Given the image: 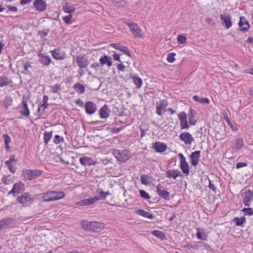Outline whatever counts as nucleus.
I'll list each match as a JSON object with an SVG mask.
<instances>
[{
  "instance_id": "7",
  "label": "nucleus",
  "mask_w": 253,
  "mask_h": 253,
  "mask_svg": "<svg viewBox=\"0 0 253 253\" xmlns=\"http://www.w3.org/2000/svg\"><path fill=\"white\" fill-rule=\"evenodd\" d=\"M178 156L179 159V167L180 169L186 176H188L190 173L189 165L183 154L179 153Z\"/></svg>"
},
{
  "instance_id": "12",
  "label": "nucleus",
  "mask_w": 253,
  "mask_h": 253,
  "mask_svg": "<svg viewBox=\"0 0 253 253\" xmlns=\"http://www.w3.org/2000/svg\"><path fill=\"white\" fill-rule=\"evenodd\" d=\"M114 155L118 160L121 162H125L129 158L127 152L126 150H115Z\"/></svg>"
},
{
  "instance_id": "59",
  "label": "nucleus",
  "mask_w": 253,
  "mask_h": 253,
  "mask_svg": "<svg viewBox=\"0 0 253 253\" xmlns=\"http://www.w3.org/2000/svg\"><path fill=\"white\" fill-rule=\"evenodd\" d=\"M126 67L122 63L118 64L117 65V69L119 71L124 72L125 70Z\"/></svg>"
},
{
  "instance_id": "52",
  "label": "nucleus",
  "mask_w": 253,
  "mask_h": 253,
  "mask_svg": "<svg viewBox=\"0 0 253 253\" xmlns=\"http://www.w3.org/2000/svg\"><path fill=\"white\" fill-rule=\"evenodd\" d=\"M73 16L71 14L67 15H65L62 17L63 20L64 22L67 24H71V20Z\"/></svg>"
},
{
  "instance_id": "20",
  "label": "nucleus",
  "mask_w": 253,
  "mask_h": 253,
  "mask_svg": "<svg viewBox=\"0 0 253 253\" xmlns=\"http://www.w3.org/2000/svg\"><path fill=\"white\" fill-rule=\"evenodd\" d=\"M168 103L166 100H160L159 101L156 102V113L159 116H162L163 114V111L168 106Z\"/></svg>"
},
{
  "instance_id": "15",
  "label": "nucleus",
  "mask_w": 253,
  "mask_h": 253,
  "mask_svg": "<svg viewBox=\"0 0 253 253\" xmlns=\"http://www.w3.org/2000/svg\"><path fill=\"white\" fill-rule=\"evenodd\" d=\"M179 138L187 145H191L194 141V138L192 135L187 131L181 133L179 135Z\"/></svg>"
},
{
  "instance_id": "38",
  "label": "nucleus",
  "mask_w": 253,
  "mask_h": 253,
  "mask_svg": "<svg viewBox=\"0 0 253 253\" xmlns=\"http://www.w3.org/2000/svg\"><path fill=\"white\" fill-rule=\"evenodd\" d=\"M49 106L48 103H43L42 104L39 106L38 109V113L39 116L42 115L44 112L45 109L47 108Z\"/></svg>"
},
{
  "instance_id": "44",
  "label": "nucleus",
  "mask_w": 253,
  "mask_h": 253,
  "mask_svg": "<svg viewBox=\"0 0 253 253\" xmlns=\"http://www.w3.org/2000/svg\"><path fill=\"white\" fill-rule=\"evenodd\" d=\"M63 10L66 13L71 14L75 11V8L73 6L66 4L64 6Z\"/></svg>"
},
{
  "instance_id": "37",
  "label": "nucleus",
  "mask_w": 253,
  "mask_h": 253,
  "mask_svg": "<svg viewBox=\"0 0 253 253\" xmlns=\"http://www.w3.org/2000/svg\"><path fill=\"white\" fill-rule=\"evenodd\" d=\"M133 83L136 86L137 88H140L142 85V80L140 77L133 76L132 77Z\"/></svg>"
},
{
  "instance_id": "63",
  "label": "nucleus",
  "mask_w": 253,
  "mask_h": 253,
  "mask_svg": "<svg viewBox=\"0 0 253 253\" xmlns=\"http://www.w3.org/2000/svg\"><path fill=\"white\" fill-rule=\"evenodd\" d=\"M32 0H20V3L22 5H25L28 3H29Z\"/></svg>"
},
{
  "instance_id": "51",
  "label": "nucleus",
  "mask_w": 253,
  "mask_h": 253,
  "mask_svg": "<svg viewBox=\"0 0 253 253\" xmlns=\"http://www.w3.org/2000/svg\"><path fill=\"white\" fill-rule=\"evenodd\" d=\"M245 215H253V209L249 208H244L241 210Z\"/></svg>"
},
{
  "instance_id": "25",
  "label": "nucleus",
  "mask_w": 253,
  "mask_h": 253,
  "mask_svg": "<svg viewBox=\"0 0 253 253\" xmlns=\"http://www.w3.org/2000/svg\"><path fill=\"white\" fill-rule=\"evenodd\" d=\"M38 57L40 62L44 66H48L50 64L51 59L49 56L40 53L38 54Z\"/></svg>"
},
{
  "instance_id": "17",
  "label": "nucleus",
  "mask_w": 253,
  "mask_h": 253,
  "mask_svg": "<svg viewBox=\"0 0 253 253\" xmlns=\"http://www.w3.org/2000/svg\"><path fill=\"white\" fill-rule=\"evenodd\" d=\"M52 56L56 60H62L66 58V53L60 48H55L50 51Z\"/></svg>"
},
{
  "instance_id": "10",
  "label": "nucleus",
  "mask_w": 253,
  "mask_h": 253,
  "mask_svg": "<svg viewBox=\"0 0 253 253\" xmlns=\"http://www.w3.org/2000/svg\"><path fill=\"white\" fill-rule=\"evenodd\" d=\"M220 18L222 25L226 29H228L232 26L231 16L227 13L220 15Z\"/></svg>"
},
{
  "instance_id": "34",
  "label": "nucleus",
  "mask_w": 253,
  "mask_h": 253,
  "mask_svg": "<svg viewBox=\"0 0 253 253\" xmlns=\"http://www.w3.org/2000/svg\"><path fill=\"white\" fill-rule=\"evenodd\" d=\"M135 213L138 215H141L149 219H151L153 217L152 214L142 209H139L135 211Z\"/></svg>"
},
{
  "instance_id": "54",
  "label": "nucleus",
  "mask_w": 253,
  "mask_h": 253,
  "mask_svg": "<svg viewBox=\"0 0 253 253\" xmlns=\"http://www.w3.org/2000/svg\"><path fill=\"white\" fill-rule=\"evenodd\" d=\"M110 46L115 49L120 50L122 45L120 43H113L110 44Z\"/></svg>"
},
{
  "instance_id": "4",
  "label": "nucleus",
  "mask_w": 253,
  "mask_h": 253,
  "mask_svg": "<svg viewBox=\"0 0 253 253\" xmlns=\"http://www.w3.org/2000/svg\"><path fill=\"white\" fill-rule=\"evenodd\" d=\"M63 191H48L41 194L42 201L44 202H50L63 199L65 197Z\"/></svg>"
},
{
  "instance_id": "41",
  "label": "nucleus",
  "mask_w": 253,
  "mask_h": 253,
  "mask_svg": "<svg viewBox=\"0 0 253 253\" xmlns=\"http://www.w3.org/2000/svg\"><path fill=\"white\" fill-rule=\"evenodd\" d=\"M244 146L243 140L241 138L238 139L234 145V148L236 150L241 149Z\"/></svg>"
},
{
  "instance_id": "40",
  "label": "nucleus",
  "mask_w": 253,
  "mask_h": 253,
  "mask_svg": "<svg viewBox=\"0 0 253 253\" xmlns=\"http://www.w3.org/2000/svg\"><path fill=\"white\" fill-rule=\"evenodd\" d=\"M22 67L23 68V70L22 71V73L25 75L29 74L30 73L29 68L31 67L30 64L27 61L23 62L22 63Z\"/></svg>"
},
{
  "instance_id": "31",
  "label": "nucleus",
  "mask_w": 253,
  "mask_h": 253,
  "mask_svg": "<svg viewBox=\"0 0 253 253\" xmlns=\"http://www.w3.org/2000/svg\"><path fill=\"white\" fill-rule=\"evenodd\" d=\"M73 88L75 91L79 94H83L85 92L84 86L80 83H76L74 85Z\"/></svg>"
},
{
  "instance_id": "46",
  "label": "nucleus",
  "mask_w": 253,
  "mask_h": 253,
  "mask_svg": "<svg viewBox=\"0 0 253 253\" xmlns=\"http://www.w3.org/2000/svg\"><path fill=\"white\" fill-rule=\"evenodd\" d=\"M234 221H236V225L238 226H241L243 225L244 222H245L246 220L245 218H238L235 217L234 219Z\"/></svg>"
},
{
  "instance_id": "8",
  "label": "nucleus",
  "mask_w": 253,
  "mask_h": 253,
  "mask_svg": "<svg viewBox=\"0 0 253 253\" xmlns=\"http://www.w3.org/2000/svg\"><path fill=\"white\" fill-rule=\"evenodd\" d=\"M243 203L245 206H249L253 199V190L245 189L241 193Z\"/></svg>"
},
{
  "instance_id": "22",
  "label": "nucleus",
  "mask_w": 253,
  "mask_h": 253,
  "mask_svg": "<svg viewBox=\"0 0 253 253\" xmlns=\"http://www.w3.org/2000/svg\"><path fill=\"white\" fill-rule=\"evenodd\" d=\"M20 108V114L24 117H28L30 116V111L28 106L27 102L26 100H23L19 106Z\"/></svg>"
},
{
  "instance_id": "2",
  "label": "nucleus",
  "mask_w": 253,
  "mask_h": 253,
  "mask_svg": "<svg viewBox=\"0 0 253 253\" xmlns=\"http://www.w3.org/2000/svg\"><path fill=\"white\" fill-rule=\"evenodd\" d=\"M81 224L84 230L93 233L100 232L105 229V224L101 222L83 220L81 221Z\"/></svg>"
},
{
  "instance_id": "29",
  "label": "nucleus",
  "mask_w": 253,
  "mask_h": 253,
  "mask_svg": "<svg viewBox=\"0 0 253 253\" xmlns=\"http://www.w3.org/2000/svg\"><path fill=\"white\" fill-rule=\"evenodd\" d=\"M99 62L102 65L106 64L108 67L112 65V59L107 55L102 56L99 59Z\"/></svg>"
},
{
  "instance_id": "6",
  "label": "nucleus",
  "mask_w": 253,
  "mask_h": 253,
  "mask_svg": "<svg viewBox=\"0 0 253 253\" xmlns=\"http://www.w3.org/2000/svg\"><path fill=\"white\" fill-rule=\"evenodd\" d=\"M42 171L38 169H24L23 174L24 178L27 180H31L39 177L42 175Z\"/></svg>"
},
{
  "instance_id": "48",
  "label": "nucleus",
  "mask_w": 253,
  "mask_h": 253,
  "mask_svg": "<svg viewBox=\"0 0 253 253\" xmlns=\"http://www.w3.org/2000/svg\"><path fill=\"white\" fill-rule=\"evenodd\" d=\"M140 196L145 200H149L150 199V196L149 194L143 190H140L139 191Z\"/></svg>"
},
{
  "instance_id": "19",
  "label": "nucleus",
  "mask_w": 253,
  "mask_h": 253,
  "mask_svg": "<svg viewBox=\"0 0 253 253\" xmlns=\"http://www.w3.org/2000/svg\"><path fill=\"white\" fill-rule=\"evenodd\" d=\"M201 155V151L199 150L195 151L192 152L190 155V163L192 166H197L200 161V158Z\"/></svg>"
},
{
  "instance_id": "64",
  "label": "nucleus",
  "mask_w": 253,
  "mask_h": 253,
  "mask_svg": "<svg viewBox=\"0 0 253 253\" xmlns=\"http://www.w3.org/2000/svg\"><path fill=\"white\" fill-rule=\"evenodd\" d=\"M113 57H114V59L116 61H120V55L118 54H114L113 55Z\"/></svg>"
},
{
  "instance_id": "24",
  "label": "nucleus",
  "mask_w": 253,
  "mask_h": 253,
  "mask_svg": "<svg viewBox=\"0 0 253 253\" xmlns=\"http://www.w3.org/2000/svg\"><path fill=\"white\" fill-rule=\"evenodd\" d=\"M80 163L83 166H92L96 164V162L87 156H83L79 159Z\"/></svg>"
},
{
  "instance_id": "32",
  "label": "nucleus",
  "mask_w": 253,
  "mask_h": 253,
  "mask_svg": "<svg viewBox=\"0 0 253 253\" xmlns=\"http://www.w3.org/2000/svg\"><path fill=\"white\" fill-rule=\"evenodd\" d=\"M11 224V219L6 218L0 220V231L7 228Z\"/></svg>"
},
{
  "instance_id": "27",
  "label": "nucleus",
  "mask_w": 253,
  "mask_h": 253,
  "mask_svg": "<svg viewBox=\"0 0 253 253\" xmlns=\"http://www.w3.org/2000/svg\"><path fill=\"white\" fill-rule=\"evenodd\" d=\"M166 176L168 178L176 179L178 176H182L181 172L177 169H169L166 171Z\"/></svg>"
},
{
  "instance_id": "39",
  "label": "nucleus",
  "mask_w": 253,
  "mask_h": 253,
  "mask_svg": "<svg viewBox=\"0 0 253 253\" xmlns=\"http://www.w3.org/2000/svg\"><path fill=\"white\" fill-rule=\"evenodd\" d=\"M52 136V131L50 132L45 131L43 136V141L44 143L47 145L51 140Z\"/></svg>"
},
{
  "instance_id": "45",
  "label": "nucleus",
  "mask_w": 253,
  "mask_h": 253,
  "mask_svg": "<svg viewBox=\"0 0 253 253\" xmlns=\"http://www.w3.org/2000/svg\"><path fill=\"white\" fill-rule=\"evenodd\" d=\"M186 37L182 35H179L177 38V42L179 44H185L186 42Z\"/></svg>"
},
{
  "instance_id": "36",
  "label": "nucleus",
  "mask_w": 253,
  "mask_h": 253,
  "mask_svg": "<svg viewBox=\"0 0 253 253\" xmlns=\"http://www.w3.org/2000/svg\"><path fill=\"white\" fill-rule=\"evenodd\" d=\"M12 103L13 99L9 96H6L3 101V106L6 109H7L9 107L12 106Z\"/></svg>"
},
{
  "instance_id": "18",
  "label": "nucleus",
  "mask_w": 253,
  "mask_h": 253,
  "mask_svg": "<svg viewBox=\"0 0 253 253\" xmlns=\"http://www.w3.org/2000/svg\"><path fill=\"white\" fill-rule=\"evenodd\" d=\"M163 189V185L161 184H159L156 187V191L160 197L166 200H169L170 193Z\"/></svg>"
},
{
  "instance_id": "14",
  "label": "nucleus",
  "mask_w": 253,
  "mask_h": 253,
  "mask_svg": "<svg viewBox=\"0 0 253 253\" xmlns=\"http://www.w3.org/2000/svg\"><path fill=\"white\" fill-rule=\"evenodd\" d=\"M33 6L36 11L43 12L47 8V4L43 0H35L33 2Z\"/></svg>"
},
{
  "instance_id": "11",
  "label": "nucleus",
  "mask_w": 253,
  "mask_h": 253,
  "mask_svg": "<svg viewBox=\"0 0 253 253\" xmlns=\"http://www.w3.org/2000/svg\"><path fill=\"white\" fill-rule=\"evenodd\" d=\"M25 190V185L21 181L15 183L13 186L12 189L8 193V195H13V196H15L16 194H19L22 191Z\"/></svg>"
},
{
  "instance_id": "56",
  "label": "nucleus",
  "mask_w": 253,
  "mask_h": 253,
  "mask_svg": "<svg viewBox=\"0 0 253 253\" xmlns=\"http://www.w3.org/2000/svg\"><path fill=\"white\" fill-rule=\"evenodd\" d=\"M2 182L5 184H9L10 183V182H11V180H10V179L9 178V177L8 176H4L2 178Z\"/></svg>"
},
{
  "instance_id": "62",
  "label": "nucleus",
  "mask_w": 253,
  "mask_h": 253,
  "mask_svg": "<svg viewBox=\"0 0 253 253\" xmlns=\"http://www.w3.org/2000/svg\"><path fill=\"white\" fill-rule=\"evenodd\" d=\"M39 35L41 36V38H43L47 36V33L45 31H42L39 32Z\"/></svg>"
},
{
  "instance_id": "21",
  "label": "nucleus",
  "mask_w": 253,
  "mask_h": 253,
  "mask_svg": "<svg viewBox=\"0 0 253 253\" xmlns=\"http://www.w3.org/2000/svg\"><path fill=\"white\" fill-rule=\"evenodd\" d=\"M167 148L166 143L160 141L156 142L152 145V148L157 153H163L166 151Z\"/></svg>"
},
{
  "instance_id": "49",
  "label": "nucleus",
  "mask_w": 253,
  "mask_h": 253,
  "mask_svg": "<svg viewBox=\"0 0 253 253\" xmlns=\"http://www.w3.org/2000/svg\"><path fill=\"white\" fill-rule=\"evenodd\" d=\"M51 91L52 93H56L61 90V85L59 84H55L54 85L50 86Z\"/></svg>"
},
{
  "instance_id": "26",
  "label": "nucleus",
  "mask_w": 253,
  "mask_h": 253,
  "mask_svg": "<svg viewBox=\"0 0 253 253\" xmlns=\"http://www.w3.org/2000/svg\"><path fill=\"white\" fill-rule=\"evenodd\" d=\"M14 163L16 164V160L14 155H11L9 160L6 161L5 162V164L8 167V169L9 171L12 173H14L16 169V167L13 165Z\"/></svg>"
},
{
  "instance_id": "1",
  "label": "nucleus",
  "mask_w": 253,
  "mask_h": 253,
  "mask_svg": "<svg viewBox=\"0 0 253 253\" xmlns=\"http://www.w3.org/2000/svg\"><path fill=\"white\" fill-rule=\"evenodd\" d=\"M196 111L193 109H190L188 115L185 112H181L178 115V119L180 122L181 129H188L189 125L195 126L197 123L195 119Z\"/></svg>"
},
{
  "instance_id": "60",
  "label": "nucleus",
  "mask_w": 253,
  "mask_h": 253,
  "mask_svg": "<svg viewBox=\"0 0 253 253\" xmlns=\"http://www.w3.org/2000/svg\"><path fill=\"white\" fill-rule=\"evenodd\" d=\"M200 103L201 104H209L210 100L207 98H202L200 99Z\"/></svg>"
},
{
  "instance_id": "9",
  "label": "nucleus",
  "mask_w": 253,
  "mask_h": 253,
  "mask_svg": "<svg viewBox=\"0 0 253 253\" xmlns=\"http://www.w3.org/2000/svg\"><path fill=\"white\" fill-rule=\"evenodd\" d=\"M18 202L22 204L24 207H28L31 205L34 201L33 198L29 193H25L22 196L17 198Z\"/></svg>"
},
{
  "instance_id": "47",
  "label": "nucleus",
  "mask_w": 253,
  "mask_h": 253,
  "mask_svg": "<svg viewBox=\"0 0 253 253\" xmlns=\"http://www.w3.org/2000/svg\"><path fill=\"white\" fill-rule=\"evenodd\" d=\"M64 141V138L59 135H55L54 136V139L53 140V142L55 144H59L61 142Z\"/></svg>"
},
{
  "instance_id": "16",
  "label": "nucleus",
  "mask_w": 253,
  "mask_h": 253,
  "mask_svg": "<svg viewBox=\"0 0 253 253\" xmlns=\"http://www.w3.org/2000/svg\"><path fill=\"white\" fill-rule=\"evenodd\" d=\"M238 25L240 28V31L243 32H248L250 28V25L244 16H241L238 23Z\"/></svg>"
},
{
  "instance_id": "3",
  "label": "nucleus",
  "mask_w": 253,
  "mask_h": 253,
  "mask_svg": "<svg viewBox=\"0 0 253 253\" xmlns=\"http://www.w3.org/2000/svg\"><path fill=\"white\" fill-rule=\"evenodd\" d=\"M98 193L100 196H95L93 197L84 199L80 201L77 202L75 204L78 207L89 206L94 204L101 199H105L106 197L110 195V193L109 192H105L102 190H101Z\"/></svg>"
},
{
  "instance_id": "30",
  "label": "nucleus",
  "mask_w": 253,
  "mask_h": 253,
  "mask_svg": "<svg viewBox=\"0 0 253 253\" xmlns=\"http://www.w3.org/2000/svg\"><path fill=\"white\" fill-rule=\"evenodd\" d=\"M12 83V81L8 77L2 76L0 77V87H2Z\"/></svg>"
},
{
  "instance_id": "35",
  "label": "nucleus",
  "mask_w": 253,
  "mask_h": 253,
  "mask_svg": "<svg viewBox=\"0 0 253 253\" xmlns=\"http://www.w3.org/2000/svg\"><path fill=\"white\" fill-rule=\"evenodd\" d=\"M152 234L157 237V238L160 239L162 240H164L167 239L166 235L165 233L163 231L159 230H154L152 231Z\"/></svg>"
},
{
  "instance_id": "50",
  "label": "nucleus",
  "mask_w": 253,
  "mask_h": 253,
  "mask_svg": "<svg viewBox=\"0 0 253 253\" xmlns=\"http://www.w3.org/2000/svg\"><path fill=\"white\" fill-rule=\"evenodd\" d=\"M120 50L128 56L131 57V53L127 47L122 45Z\"/></svg>"
},
{
  "instance_id": "43",
  "label": "nucleus",
  "mask_w": 253,
  "mask_h": 253,
  "mask_svg": "<svg viewBox=\"0 0 253 253\" xmlns=\"http://www.w3.org/2000/svg\"><path fill=\"white\" fill-rule=\"evenodd\" d=\"M176 54L174 52H171L167 55V60L169 63H172L175 61V56Z\"/></svg>"
},
{
  "instance_id": "33",
  "label": "nucleus",
  "mask_w": 253,
  "mask_h": 253,
  "mask_svg": "<svg viewBox=\"0 0 253 253\" xmlns=\"http://www.w3.org/2000/svg\"><path fill=\"white\" fill-rule=\"evenodd\" d=\"M196 230V236L198 239L204 241H206L207 240V235L205 233L204 230L202 229H200V228H197Z\"/></svg>"
},
{
  "instance_id": "5",
  "label": "nucleus",
  "mask_w": 253,
  "mask_h": 253,
  "mask_svg": "<svg viewBox=\"0 0 253 253\" xmlns=\"http://www.w3.org/2000/svg\"><path fill=\"white\" fill-rule=\"evenodd\" d=\"M129 28L130 31L133 36L137 38H143V33L138 25L134 22L129 23L126 21L124 22Z\"/></svg>"
},
{
  "instance_id": "61",
  "label": "nucleus",
  "mask_w": 253,
  "mask_h": 253,
  "mask_svg": "<svg viewBox=\"0 0 253 253\" xmlns=\"http://www.w3.org/2000/svg\"><path fill=\"white\" fill-rule=\"evenodd\" d=\"M247 165V164L245 163H238L236 165V168L237 169H240L244 167H246Z\"/></svg>"
},
{
  "instance_id": "53",
  "label": "nucleus",
  "mask_w": 253,
  "mask_h": 253,
  "mask_svg": "<svg viewBox=\"0 0 253 253\" xmlns=\"http://www.w3.org/2000/svg\"><path fill=\"white\" fill-rule=\"evenodd\" d=\"M141 182L142 184L148 185L149 183V178L147 175H143L140 177Z\"/></svg>"
},
{
  "instance_id": "58",
  "label": "nucleus",
  "mask_w": 253,
  "mask_h": 253,
  "mask_svg": "<svg viewBox=\"0 0 253 253\" xmlns=\"http://www.w3.org/2000/svg\"><path fill=\"white\" fill-rule=\"evenodd\" d=\"M91 67L95 70H97L100 68V66L99 63L95 62L91 65Z\"/></svg>"
},
{
  "instance_id": "57",
  "label": "nucleus",
  "mask_w": 253,
  "mask_h": 253,
  "mask_svg": "<svg viewBox=\"0 0 253 253\" xmlns=\"http://www.w3.org/2000/svg\"><path fill=\"white\" fill-rule=\"evenodd\" d=\"M7 8L9 11L14 12H17L18 11V8L14 6L7 5Z\"/></svg>"
},
{
  "instance_id": "13",
  "label": "nucleus",
  "mask_w": 253,
  "mask_h": 253,
  "mask_svg": "<svg viewBox=\"0 0 253 253\" xmlns=\"http://www.w3.org/2000/svg\"><path fill=\"white\" fill-rule=\"evenodd\" d=\"M76 62L81 69L85 68L89 65V61L85 54L77 56Z\"/></svg>"
},
{
  "instance_id": "42",
  "label": "nucleus",
  "mask_w": 253,
  "mask_h": 253,
  "mask_svg": "<svg viewBox=\"0 0 253 253\" xmlns=\"http://www.w3.org/2000/svg\"><path fill=\"white\" fill-rule=\"evenodd\" d=\"M2 136L4 139V144L5 145V148L7 150H8L10 148L9 144L11 142V138L10 136L6 134H3Z\"/></svg>"
},
{
  "instance_id": "23",
  "label": "nucleus",
  "mask_w": 253,
  "mask_h": 253,
  "mask_svg": "<svg viewBox=\"0 0 253 253\" xmlns=\"http://www.w3.org/2000/svg\"><path fill=\"white\" fill-rule=\"evenodd\" d=\"M84 108L85 112L89 115L94 114L96 111V104L92 101H88L85 103Z\"/></svg>"
},
{
  "instance_id": "28",
  "label": "nucleus",
  "mask_w": 253,
  "mask_h": 253,
  "mask_svg": "<svg viewBox=\"0 0 253 253\" xmlns=\"http://www.w3.org/2000/svg\"><path fill=\"white\" fill-rule=\"evenodd\" d=\"M110 111L106 105L103 106L99 110L100 117L101 119H106L109 116Z\"/></svg>"
},
{
  "instance_id": "55",
  "label": "nucleus",
  "mask_w": 253,
  "mask_h": 253,
  "mask_svg": "<svg viewBox=\"0 0 253 253\" xmlns=\"http://www.w3.org/2000/svg\"><path fill=\"white\" fill-rule=\"evenodd\" d=\"M75 103L77 105H78L79 106H80L81 107H83L84 106V103L83 101L81 99H76L75 101Z\"/></svg>"
}]
</instances>
